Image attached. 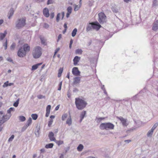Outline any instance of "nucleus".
<instances>
[{"label":"nucleus","instance_id":"obj_1","mask_svg":"<svg viewBox=\"0 0 158 158\" xmlns=\"http://www.w3.org/2000/svg\"><path fill=\"white\" fill-rule=\"evenodd\" d=\"M75 103L77 108L79 110L83 109L87 104L85 101L80 98H76Z\"/></svg>","mask_w":158,"mask_h":158},{"label":"nucleus","instance_id":"obj_2","mask_svg":"<svg viewBox=\"0 0 158 158\" xmlns=\"http://www.w3.org/2000/svg\"><path fill=\"white\" fill-rule=\"evenodd\" d=\"M26 19L24 18L17 19L15 23V28L17 29H20L23 28L26 24Z\"/></svg>","mask_w":158,"mask_h":158},{"label":"nucleus","instance_id":"obj_3","mask_svg":"<svg viewBox=\"0 0 158 158\" xmlns=\"http://www.w3.org/2000/svg\"><path fill=\"white\" fill-rule=\"evenodd\" d=\"M114 127V125L111 123H101L99 126V128L102 130H108L113 129Z\"/></svg>","mask_w":158,"mask_h":158},{"label":"nucleus","instance_id":"obj_4","mask_svg":"<svg viewBox=\"0 0 158 158\" xmlns=\"http://www.w3.org/2000/svg\"><path fill=\"white\" fill-rule=\"evenodd\" d=\"M42 48L39 46L35 47L32 51V55L34 58L37 59L39 58L41 55Z\"/></svg>","mask_w":158,"mask_h":158},{"label":"nucleus","instance_id":"obj_5","mask_svg":"<svg viewBox=\"0 0 158 158\" xmlns=\"http://www.w3.org/2000/svg\"><path fill=\"white\" fill-rule=\"evenodd\" d=\"M98 21L101 23H103L106 19V16L105 14L102 12H100L98 14Z\"/></svg>","mask_w":158,"mask_h":158},{"label":"nucleus","instance_id":"obj_6","mask_svg":"<svg viewBox=\"0 0 158 158\" xmlns=\"http://www.w3.org/2000/svg\"><path fill=\"white\" fill-rule=\"evenodd\" d=\"M26 52L23 49V48L21 47L19 50L18 52V56L20 57H23L26 55Z\"/></svg>","mask_w":158,"mask_h":158},{"label":"nucleus","instance_id":"obj_7","mask_svg":"<svg viewBox=\"0 0 158 158\" xmlns=\"http://www.w3.org/2000/svg\"><path fill=\"white\" fill-rule=\"evenodd\" d=\"M92 28L94 29L98 30L101 27V25L97 22L93 23L92 24Z\"/></svg>","mask_w":158,"mask_h":158},{"label":"nucleus","instance_id":"obj_8","mask_svg":"<svg viewBox=\"0 0 158 158\" xmlns=\"http://www.w3.org/2000/svg\"><path fill=\"white\" fill-rule=\"evenodd\" d=\"M73 74L75 76H79L80 75V72L78 70L77 67H74L72 69Z\"/></svg>","mask_w":158,"mask_h":158},{"label":"nucleus","instance_id":"obj_9","mask_svg":"<svg viewBox=\"0 0 158 158\" xmlns=\"http://www.w3.org/2000/svg\"><path fill=\"white\" fill-rule=\"evenodd\" d=\"M117 118L121 121L123 126H127V119L124 118L122 117H118Z\"/></svg>","mask_w":158,"mask_h":158},{"label":"nucleus","instance_id":"obj_10","mask_svg":"<svg viewBox=\"0 0 158 158\" xmlns=\"http://www.w3.org/2000/svg\"><path fill=\"white\" fill-rule=\"evenodd\" d=\"M9 117V116L8 118H5L4 115L2 117H0V126H2L3 123L7 121L8 120Z\"/></svg>","mask_w":158,"mask_h":158},{"label":"nucleus","instance_id":"obj_11","mask_svg":"<svg viewBox=\"0 0 158 158\" xmlns=\"http://www.w3.org/2000/svg\"><path fill=\"white\" fill-rule=\"evenodd\" d=\"M152 29L155 31H156L158 29V20H156L154 22Z\"/></svg>","mask_w":158,"mask_h":158},{"label":"nucleus","instance_id":"obj_12","mask_svg":"<svg viewBox=\"0 0 158 158\" xmlns=\"http://www.w3.org/2000/svg\"><path fill=\"white\" fill-rule=\"evenodd\" d=\"M48 137L51 141L54 142L56 141V139L54 137V134L52 132H50L49 133Z\"/></svg>","mask_w":158,"mask_h":158},{"label":"nucleus","instance_id":"obj_13","mask_svg":"<svg viewBox=\"0 0 158 158\" xmlns=\"http://www.w3.org/2000/svg\"><path fill=\"white\" fill-rule=\"evenodd\" d=\"M43 14L46 17H48L49 16V10L47 8H45L43 10Z\"/></svg>","mask_w":158,"mask_h":158},{"label":"nucleus","instance_id":"obj_14","mask_svg":"<svg viewBox=\"0 0 158 158\" xmlns=\"http://www.w3.org/2000/svg\"><path fill=\"white\" fill-rule=\"evenodd\" d=\"M32 119L31 118H29L27 121L25 126L23 127L25 129H26L31 123Z\"/></svg>","mask_w":158,"mask_h":158},{"label":"nucleus","instance_id":"obj_15","mask_svg":"<svg viewBox=\"0 0 158 158\" xmlns=\"http://www.w3.org/2000/svg\"><path fill=\"white\" fill-rule=\"evenodd\" d=\"M80 59V57L78 56H76L73 60V64L74 65H76Z\"/></svg>","mask_w":158,"mask_h":158},{"label":"nucleus","instance_id":"obj_16","mask_svg":"<svg viewBox=\"0 0 158 158\" xmlns=\"http://www.w3.org/2000/svg\"><path fill=\"white\" fill-rule=\"evenodd\" d=\"M51 106L50 105H48L46 107V114L45 116L46 117H48L49 116L50 112Z\"/></svg>","mask_w":158,"mask_h":158},{"label":"nucleus","instance_id":"obj_17","mask_svg":"<svg viewBox=\"0 0 158 158\" xmlns=\"http://www.w3.org/2000/svg\"><path fill=\"white\" fill-rule=\"evenodd\" d=\"M30 47L27 44H25L23 46V49L27 52H28L30 50Z\"/></svg>","mask_w":158,"mask_h":158},{"label":"nucleus","instance_id":"obj_18","mask_svg":"<svg viewBox=\"0 0 158 158\" xmlns=\"http://www.w3.org/2000/svg\"><path fill=\"white\" fill-rule=\"evenodd\" d=\"M14 9L13 8H10V11H9L8 16V18L9 19H10L11 17L14 14Z\"/></svg>","mask_w":158,"mask_h":158},{"label":"nucleus","instance_id":"obj_19","mask_svg":"<svg viewBox=\"0 0 158 158\" xmlns=\"http://www.w3.org/2000/svg\"><path fill=\"white\" fill-rule=\"evenodd\" d=\"M81 80V78L80 77H76L73 79V83L75 84L79 83Z\"/></svg>","mask_w":158,"mask_h":158},{"label":"nucleus","instance_id":"obj_20","mask_svg":"<svg viewBox=\"0 0 158 158\" xmlns=\"http://www.w3.org/2000/svg\"><path fill=\"white\" fill-rule=\"evenodd\" d=\"M72 118L71 116L70 115L66 121V124H68V126H70L72 124Z\"/></svg>","mask_w":158,"mask_h":158},{"label":"nucleus","instance_id":"obj_21","mask_svg":"<svg viewBox=\"0 0 158 158\" xmlns=\"http://www.w3.org/2000/svg\"><path fill=\"white\" fill-rule=\"evenodd\" d=\"M7 34V31H5L4 33H0V40H2L6 36V34Z\"/></svg>","mask_w":158,"mask_h":158},{"label":"nucleus","instance_id":"obj_22","mask_svg":"<svg viewBox=\"0 0 158 158\" xmlns=\"http://www.w3.org/2000/svg\"><path fill=\"white\" fill-rule=\"evenodd\" d=\"M40 40L41 44L44 45H46V40L45 39L44 37L42 36H40Z\"/></svg>","mask_w":158,"mask_h":158},{"label":"nucleus","instance_id":"obj_23","mask_svg":"<svg viewBox=\"0 0 158 158\" xmlns=\"http://www.w3.org/2000/svg\"><path fill=\"white\" fill-rule=\"evenodd\" d=\"M42 64V63H38L36 64L33 65L32 67L31 70H35L36 69L38 68V66L39 65H40L41 64Z\"/></svg>","mask_w":158,"mask_h":158},{"label":"nucleus","instance_id":"obj_24","mask_svg":"<svg viewBox=\"0 0 158 158\" xmlns=\"http://www.w3.org/2000/svg\"><path fill=\"white\" fill-rule=\"evenodd\" d=\"M154 131V130L152 129L149 131L147 135V136L148 137H151L153 134Z\"/></svg>","mask_w":158,"mask_h":158},{"label":"nucleus","instance_id":"obj_25","mask_svg":"<svg viewBox=\"0 0 158 158\" xmlns=\"http://www.w3.org/2000/svg\"><path fill=\"white\" fill-rule=\"evenodd\" d=\"M92 24H93V23H89L87 25L86 28V31H88L92 29Z\"/></svg>","mask_w":158,"mask_h":158},{"label":"nucleus","instance_id":"obj_26","mask_svg":"<svg viewBox=\"0 0 158 158\" xmlns=\"http://www.w3.org/2000/svg\"><path fill=\"white\" fill-rule=\"evenodd\" d=\"M40 130V126L38 125L36 127L35 131V134L36 135H39V131Z\"/></svg>","mask_w":158,"mask_h":158},{"label":"nucleus","instance_id":"obj_27","mask_svg":"<svg viewBox=\"0 0 158 158\" xmlns=\"http://www.w3.org/2000/svg\"><path fill=\"white\" fill-rule=\"evenodd\" d=\"M112 11L115 13H117L118 11V9L115 6H112L111 8Z\"/></svg>","mask_w":158,"mask_h":158},{"label":"nucleus","instance_id":"obj_28","mask_svg":"<svg viewBox=\"0 0 158 158\" xmlns=\"http://www.w3.org/2000/svg\"><path fill=\"white\" fill-rule=\"evenodd\" d=\"M54 144L52 143H49L48 144L46 145L45 148H52L53 147Z\"/></svg>","mask_w":158,"mask_h":158},{"label":"nucleus","instance_id":"obj_29","mask_svg":"<svg viewBox=\"0 0 158 158\" xmlns=\"http://www.w3.org/2000/svg\"><path fill=\"white\" fill-rule=\"evenodd\" d=\"M84 147L82 144H79L78 147H77V150L79 151H81L83 149Z\"/></svg>","mask_w":158,"mask_h":158},{"label":"nucleus","instance_id":"obj_30","mask_svg":"<svg viewBox=\"0 0 158 158\" xmlns=\"http://www.w3.org/2000/svg\"><path fill=\"white\" fill-rule=\"evenodd\" d=\"M63 69L62 68H61L59 69L58 74V77H60L61 76V74L63 72Z\"/></svg>","mask_w":158,"mask_h":158},{"label":"nucleus","instance_id":"obj_31","mask_svg":"<svg viewBox=\"0 0 158 158\" xmlns=\"http://www.w3.org/2000/svg\"><path fill=\"white\" fill-rule=\"evenodd\" d=\"M77 31V28H75L73 31L72 33V35L73 37H74L76 34Z\"/></svg>","mask_w":158,"mask_h":158},{"label":"nucleus","instance_id":"obj_32","mask_svg":"<svg viewBox=\"0 0 158 158\" xmlns=\"http://www.w3.org/2000/svg\"><path fill=\"white\" fill-rule=\"evenodd\" d=\"M55 142L58 146H60V145L64 143V142L62 140L57 141L56 140V141H55Z\"/></svg>","mask_w":158,"mask_h":158},{"label":"nucleus","instance_id":"obj_33","mask_svg":"<svg viewBox=\"0 0 158 158\" xmlns=\"http://www.w3.org/2000/svg\"><path fill=\"white\" fill-rule=\"evenodd\" d=\"M68 114H67L65 113L63 114L62 116L61 119L62 121H64L65 119L67 118Z\"/></svg>","mask_w":158,"mask_h":158},{"label":"nucleus","instance_id":"obj_34","mask_svg":"<svg viewBox=\"0 0 158 158\" xmlns=\"http://www.w3.org/2000/svg\"><path fill=\"white\" fill-rule=\"evenodd\" d=\"M152 5L154 6H158V0H154Z\"/></svg>","mask_w":158,"mask_h":158},{"label":"nucleus","instance_id":"obj_35","mask_svg":"<svg viewBox=\"0 0 158 158\" xmlns=\"http://www.w3.org/2000/svg\"><path fill=\"white\" fill-rule=\"evenodd\" d=\"M86 111H82L80 115V118H83L85 116V114H86Z\"/></svg>","mask_w":158,"mask_h":158},{"label":"nucleus","instance_id":"obj_36","mask_svg":"<svg viewBox=\"0 0 158 158\" xmlns=\"http://www.w3.org/2000/svg\"><path fill=\"white\" fill-rule=\"evenodd\" d=\"M82 51L81 49H78L76 50V54H81L82 53Z\"/></svg>","mask_w":158,"mask_h":158},{"label":"nucleus","instance_id":"obj_37","mask_svg":"<svg viewBox=\"0 0 158 158\" xmlns=\"http://www.w3.org/2000/svg\"><path fill=\"white\" fill-rule=\"evenodd\" d=\"M14 110L15 109L14 108L10 107L7 110V112L9 114H11V112L12 111H14Z\"/></svg>","mask_w":158,"mask_h":158},{"label":"nucleus","instance_id":"obj_38","mask_svg":"<svg viewBox=\"0 0 158 158\" xmlns=\"http://www.w3.org/2000/svg\"><path fill=\"white\" fill-rule=\"evenodd\" d=\"M31 117L33 119L35 120L37 118L38 115L36 114H32L31 115Z\"/></svg>","mask_w":158,"mask_h":158},{"label":"nucleus","instance_id":"obj_39","mask_svg":"<svg viewBox=\"0 0 158 158\" xmlns=\"http://www.w3.org/2000/svg\"><path fill=\"white\" fill-rule=\"evenodd\" d=\"M19 120L22 122H23L25 121L26 120V118L25 117L22 116H19Z\"/></svg>","mask_w":158,"mask_h":158},{"label":"nucleus","instance_id":"obj_40","mask_svg":"<svg viewBox=\"0 0 158 158\" xmlns=\"http://www.w3.org/2000/svg\"><path fill=\"white\" fill-rule=\"evenodd\" d=\"M61 16V13H59L57 14L56 16V21L58 22H59L60 19V17Z\"/></svg>","mask_w":158,"mask_h":158},{"label":"nucleus","instance_id":"obj_41","mask_svg":"<svg viewBox=\"0 0 158 158\" xmlns=\"http://www.w3.org/2000/svg\"><path fill=\"white\" fill-rule=\"evenodd\" d=\"M19 98H18L17 99V100L16 101V102H15L14 103L13 106H15V107H17L18 106V105L19 103Z\"/></svg>","mask_w":158,"mask_h":158},{"label":"nucleus","instance_id":"obj_42","mask_svg":"<svg viewBox=\"0 0 158 158\" xmlns=\"http://www.w3.org/2000/svg\"><path fill=\"white\" fill-rule=\"evenodd\" d=\"M158 126V123H155L152 127V128L151 129H153V130H154L156 129V128Z\"/></svg>","mask_w":158,"mask_h":158},{"label":"nucleus","instance_id":"obj_43","mask_svg":"<svg viewBox=\"0 0 158 158\" xmlns=\"http://www.w3.org/2000/svg\"><path fill=\"white\" fill-rule=\"evenodd\" d=\"M67 12L71 13L72 11V8L71 6H69L67 8Z\"/></svg>","mask_w":158,"mask_h":158},{"label":"nucleus","instance_id":"obj_44","mask_svg":"<svg viewBox=\"0 0 158 158\" xmlns=\"http://www.w3.org/2000/svg\"><path fill=\"white\" fill-rule=\"evenodd\" d=\"M54 2V0H48L47 2V4L48 5L50 4H53Z\"/></svg>","mask_w":158,"mask_h":158},{"label":"nucleus","instance_id":"obj_45","mask_svg":"<svg viewBox=\"0 0 158 158\" xmlns=\"http://www.w3.org/2000/svg\"><path fill=\"white\" fill-rule=\"evenodd\" d=\"M15 136L14 135H12L11 136L9 139L8 141L9 142L12 141L14 138Z\"/></svg>","mask_w":158,"mask_h":158},{"label":"nucleus","instance_id":"obj_46","mask_svg":"<svg viewBox=\"0 0 158 158\" xmlns=\"http://www.w3.org/2000/svg\"><path fill=\"white\" fill-rule=\"evenodd\" d=\"M3 46L4 47L5 49L6 50L7 48V40H6L5 42L3 44Z\"/></svg>","mask_w":158,"mask_h":158},{"label":"nucleus","instance_id":"obj_47","mask_svg":"<svg viewBox=\"0 0 158 158\" xmlns=\"http://www.w3.org/2000/svg\"><path fill=\"white\" fill-rule=\"evenodd\" d=\"M15 43H13L12 45H11L10 48V49L12 50H13L15 48Z\"/></svg>","mask_w":158,"mask_h":158},{"label":"nucleus","instance_id":"obj_48","mask_svg":"<svg viewBox=\"0 0 158 158\" xmlns=\"http://www.w3.org/2000/svg\"><path fill=\"white\" fill-rule=\"evenodd\" d=\"M53 123V120L51 119L50 121H49V123H48V126L49 127H50L51 126V125L52 124V123Z\"/></svg>","mask_w":158,"mask_h":158},{"label":"nucleus","instance_id":"obj_49","mask_svg":"<svg viewBox=\"0 0 158 158\" xmlns=\"http://www.w3.org/2000/svg\"><path fill=\"white\" fill-rule=\"evenodd\" d=\"M80 8V6H78V5H75V7L74 9V10L75 11L78 10Z\"/></svg>","mask_w":158,"mask_h":158},{"label":"nucleus","instance_id":"obj_50","mask_svg":"<svg viewBox=\"0 0 158 158\" xmlns=\"http://www.w3.org/2000/svg\"><path fill=\"white\" fill-rule=\"evenodd\" d=\"M8 81H7L6 82H5L4 83L3 85L2 86L3 87H5L7 86L8 85Z\"/></svg>","mask_w":158,"mask_h":158},{"label":"nucleus","instance_id":"obj_51","mask_svg":"<svg viewBox=\"0 0 158 158\" xmlns=\"http://www.w3.org/2000/svg\"><path fill=\"white\" fill-rule=\"evenodd\" d=\"M62 81L60 82L59 85V88H58V90H60L61 89V86H62Z\"/></svg>","mask_w":158,"mask_h":158},{"label":"nucleus","instance_id":"obj_52","mask_svg":"<svg viewBox=\"0 0 158 158\" xmlns=\"http://www.w3.org/2000/svg\"><path fill=\"white\" fill-rule=\"evenodd\" d=\"M49 26L48 24L46 23H44V27L45 28H48L49 27Z\"/></svg>","mask_w":158,"mask_h":158},{"label":"nucleus","instance_id":"obj_53","mask_svg":"<svg viewBox=\"0 0 158 158\" xmlns=\"http://www.w3.org/2000/svg\"><path fill=\"white\" fill-rule=\"evenodd\" d=\"M11 115V114H6L5 115H4V116H5V118H8L9 116V118H8V120L10 118Z\"/></svg>","mask_w":158,"mask_h":158},{"label":"nucleus","instance_id":"obj_54","mask_svg":"<svg viewBox=\"0 0 158 158\" xmlns=\"http://www.w3.org/2000/svg\"><path fill=\"white\" fill-rule=\"evenodd\" d=\"M37 97L39 99H41V98H45V96H44L42 95H38L37 96Z\"/></svg>","mask_w":158,"mask_h":158},{"label":"nucleus","instance_id":"obj_55","mask_svg":"<svg viewBox=\"0 0 158 158\" xmlns=\"http://www.w3.org/2000/svg\"><path fill=\"white\" fill-rule=\"evenodd\" d=\"M54 16V12L51 13L50 14V18L51 19H53Z\"/></svg>","mask_w":158,"mask_h":158},{"label":"nucleus","instance_id":"obj_56","mask_svg":"<svg viewBox=\"0 0 158 158\" xmlns=\"http://www.w3.org/2000/svg\"><path fill=\"white\" fill-rule=\"evenodd\" d=\"M60 50V48H57L56 50L55 51V55H56V54Z\"/></svg>","mask_w":158,"mask_h":158},{"label":"nucleus","instance_id":"obj_57","mask_svg":"<svg viewBox=\"0 0 158 158\" xmlns=\"http://www.w3.org/2000/svg\"><path fill=\"white\" fill-rule=\"evenodd\" d=\"M61 15L62 16L61 19H63L64 16V12H62L61 13Z\"/></svg>","mask_w":158,"mask_h":158},{"label":"nucleus","instance_id":"obj_58","mask_svg":"<svg viewBox=\"0 0 158 158\" xmlns=\"http://www.w3.org/2000/svg\"><path fill=\"white\" fill-rule=\"evenodd\" d=\"M104 119V118H102V117H100V118H98V119L99 121H101V120H103Z\"/></svg>","mask_w":158,"mask_h":158},{"label":"nucleus","instance_id":"obj_59","mask_svg":"<svg viewBox=\"0 0 158 158\" xmlns=\"http://www.w3.org/2000/svg\"><path fill=\"white\" fill-rule=\"evenodd\" d=\"M40 152L41 153L44 152H45V149L44 148L41 149L40 150Z\"/></svg>","mask_w":158,"mask_h":158},{"label":"nucleus","instance_id":"obj_60","mask_svg":"<svg viewBox=\"0 0 158 158\" xmlns=\"http://www.w3.org/2000/svg\"><path fill=\"white\" fill-rule=\"evenodd\" d=\"M7 60L10 62H12L13 61L10 58H7Z\"/></svg>","mask_w":158,"mask_h":158},{"label":"nucleus","instance_id":"obj_61","mask_svg":"<svg viewBox=\"0 0 158 158\" xmlns=\"http://www.w3.org/2000/svg\"><path fill=\"white\" fill-rule=\"evenodd\" d=\"M131 141V140H129V139H128V140H125L124 141V142L126 143H129Z\"/></svg>","mask_w":158,"mask_h":158},{"label":"nucleus","instance_id":"obj_62","mask_svg":"<svg viewBox=\"0 0 158 158\" xmlns=\"http://www.w3.org/2000/svg\"><path fill=\"white\" fill-rule=\"evenodd\" d=\"M61 35L60 34L59 35L58 37V40H59L61 38Z\"/></svg>","mask_w":158,"mask_h":158},{"label":"nucleus","instance_id":"obj_63","mask_svg":"<svg viewBox=\"0 0 158 158\" xmlns=\"http://www.w3.org/2000/svg\"><path fill=\"white\" fill-rule=\"evenodd\" d=\"M64 29H67V24L66 23H65L64 24Z\"/></svg>","mask_w":158,"mask_h":158},{"label":"nucleus","instance_id":"obj_64","mask_svg":"<svg viewBox=\"0 0 158 158\" xmlns=\"http://www.w3.org/2000/svg\"><path fill=\"white\" fill-rule=\"evenodd\" d=\"M59 106H60L59 105L56 107L55 108V110H57L59 109Z\"/></svg>","mask_w":158,"mask_h":158}]
</instances>
